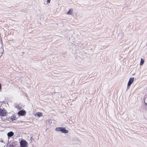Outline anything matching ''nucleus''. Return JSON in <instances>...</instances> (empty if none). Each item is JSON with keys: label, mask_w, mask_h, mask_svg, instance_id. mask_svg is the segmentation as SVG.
I'll use <instances>...</instances> for the list:
<instances>
[{"label": "nucleus", "mask_w": 147, "mask_h": 147, "mask_svg": "<svg viewBox=\"0 0 147 147\" xmlns=\"http://www.w3.org/2000/svg\"><path fill=\"white\" fill-rule=\"evenodd\" d=\"M27 143L26 141L21 140L20 142L21 147H27Z\"/></svg>", "instance_id": "obj_1"}, {"label": "nucleus", "mask_w": 147, "mask_h": 147, "mask_svg": "<svg viewBox=\"0 0 147 147\" xmlns=\"http://www.w3.org/2000/svg\"><path fill=\"white\" fill-rule=\"evenodd\" d=\"M6 113L5 109H0V115L2 116H4L6 115Z\"/></svg>", "instance_id": "obj_2"}, {"label": "nucleus", "mask_w": 147, "mask_h": 147, "mask_svg": "<svg viewBox=\"0 0 147 147\" xmlns=\"http://www.w3.org/2000/svg\"><path fill=\"white\" fill-rule=\"evenodd\" d=\"M26 113V112L24 111L21 110L18 113V114L21 116H24Z\"/></svg>", "instance_id": "obj_3"}, {"label": "nucleus", "mask_w": 147, "mask_h": 147, "mask_svg": "<svg viewBox=\"0 0 147 147\" xmlns=\"http://www.w3.org/2000/svg\"><path fill=\"white\" fill-rule=\"evenodd\" d=\"M134 78H130L129 79V87L131 84L133 83L134 81Z\"/></svg>", "instance_id": "obj_4"}, {"label": "nucleus", "mask_w": 147, "mask_h": 147, "mask_svg": "<svg viewBox=\"0 0 147 147\" xmlns=\"http://www.w3.org/2000/svg\"><path fill=\"white\" fill-rule=\"evenodd\" d=\"M61 131L63 133H67L68 132V131L67 130H66L64 128L62 127L61 130Z\"/></svg>", "instance_id": "obj_5"}, {"label": "nucleus", "mask_w": 147, "mask_h": 147, "mask_svg": "<svg viewBox=\"0 0 147 147\" xmlns=\"http://www.w3.org/2000/svg\"><path fill=\"white\" fill-rule=\"evenodd\" d=\"M14 135V133L12 131H10L7 134V136L8 137H11Z\"/></svg>", "instance_id": "obj_6"}, {"label": "nucleus", "mask_w": 147, "mask_h": 147, "mask_svg": "<svg viewBox=\"0 0 147 147\" xmlns=\"http://www.w3.org/2000/svg\"><path fill=\"white\" fill-rule=\"evenodd\" d=\"M73 12V9H70L67 13H66L68 15H71L72 14Z\"/></svg>", "instance_id": "obj_7"}, {"label": "nucleus", "mask_w": 147, "mask_h": 147, "mask_svg": "<svg viewBox=\"0 0 147 147\" xmlns=\"http://www.w3.org/2000/svg\"><path fill=\"white\" fill-rule=\"evenodd\" d=\"M36 115L38 117H40L41 116H42L43 114L42 113L39 112L38 113H37L36 114Z\"/></svg>", "instance_id": "obj_8"}, {"label": "nucleus", "mask_w": 147, "mask_h": 147, "mask_svg": "<svg viewBox=\"0 0 147 147\" xmlns=\"http://www.w3.org/2000/svg\"><path fill=\"white\" fill-rule=\"evenodd\" d=\"M144 62V60L142 58H141L140 63V65H142L143 64Z\"/></svg>", "instance_id": "obj_9"}, {"label": "nucleus", "mask_w": 147, "mask_h": 147, "mask_svg": "<svg viewBox=\"0 0 147 147\" xmlns=\"http://www.w3.org/2000/svg\"><path fill=\"white\" fill-rule=\"evenodd\" d=\"M62 128V127H58L56 128H55V130L57 131H61V129Z\"/></svg>", "instance_id": "obj_10"}, {"label": "nucleus", "mask_w": 147, "mask_h": 147, "mask_svg": "<svg viewBox=\"0 0 147 147\" xmlns=\"http://www.w3.org/2000/svg\"><path fill=\"white\" fill-rule=\"evenodd\" d=\"M11 119L12 120H15V118L14 117H11Z\"/></svg>", "instance_id": "obj_11"}, {"label": "nucleus", "mask_w": 147, "mask_h": 147, "mask_svg": "<svg viewBox=\"0 0 147 147\" xmlns=\"http://www.w3.org/2000/svg\"><path fill=\"white\" fill-rule=\"evenodd\" d=\"M51 0H47V2L48 3H50V2Z\"/></svg>", "instance_id": "obj_12"}, {"label": "nucleus", "mask_w": 147, "mask_h": 147, "mask_svg": "<svg viewBox=\"0 0 147 147\" xmlns=\"http://www.w3.org/2000/svg\"><path fill=\"white\" fill-rule=\"evenodd\" d=\"M0 142H3V140H1L0 141Z\"/></svg>", "instance_id": "obj_13"}, {"label": "nucleus", "mask_w": 147, "mask_h": 147, "mask_svg": "<svg viewBox=\"0 0 147 147\" xmlns=\"http://www.w3.org/2000/svg\"><path fill=\"white\" fill-rule=\"evenodd\" d=\"M129 82H128V83H127V87L129 86Z\"/></svg>", "instance_id": "obj_14"}, {"label": "nucleus", "mask_w": 147, "mask_h": 147, "mask_svg": "<svg viewBox=\"0 0 147 147\" xmlns=\"http://www.w3.org/2000/svg\"><path fill=\"white\" fill-rule=\"evenodd\" d=\"M129 82H128V83H127V87L129 86Z\"/></svg>", "instance_id": "obj_15"}, {"label": "nucleus", "mask_w": 147, "mask_h": 147, "mask_svg": "<svg viewBox=\"0 0 147 147\" xmlns=\"http://www.w3.org/2000/svg\"><path fill=\"white\" fill-rule=\"evenodd\" d=\"M145 104L146 105H147V104L146 103V102H145Z\"/></svg>", "instance_id": "obj_16"}]
</instances>
